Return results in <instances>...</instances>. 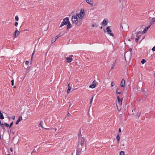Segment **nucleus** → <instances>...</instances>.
Masks as SVG:
<instances>
[{"instance_id": "1", "label": "nucleus", "mask_w": 155, "mask_h": 155, "mask_svg": "<svg viewBox=\"0 0 155 155\" xmlns=\"http://www.w3.org/2000/svg\"><path fill=\"white\" fill-rule=\"evenodd\" d=\"M71 21L73 23L75 24L78 26H80L82 22V19H80L78 20L77 16L73 15L71 18Z\"/></svg>"}, {"instance_id": "2", "label": "nucleus", "mask_w": 155, "mask_h": 155, "mask_svg": "<svg viewBox=\"0 0 155 155\" xmlns=\"http://www.w3.org/2000/svg\"><path fill=\"white\" fill-rule=\"evenodd\" d=\"M78 139V147H80L83 146L86 141L85 139L83 137H79Z\"/></svg>"}, {"instance_id": "3", "label": "nucleus", "mask_w": 155, "mask_h": 155, "mask_svg": "<svg viewBox=\"0 0 155 155\" xmlns=\"http://www.w3.org/2000/svg\"><path fill=\"white\" fill-rule=\"evenodd\" d=\"M69 21V18L67 17L63 19V21L61 22V25L59 27V28L62 27V26L64 25H67Z\"/></svg>"}, {"instance_id": "4", "label": "nucleus", "mask_w": 155, "mask_h": 155, "mask_svg": "<svg viewBox=\"0 0 155 155\" xmlns=\"http://www.w3.org/2000/svg\"><path fill=\"white\" fill-rule=\"evenodd\" d=\"M86 150V147H78L76 152V155H80L81 153V150L84 151Z\"/></svg>"}, {"instance_id": "5", "label": "nucleus", "mask_w": 155, "mask_h": 155, "mask_svg": "<svg viewBox=\"0 0 155 155\" xmlns=\"http://www.w3.org/2000/svg\"><path fill=\"white\" fill-rule=\"evenodd\" d=\"M110 26H107L106 28V30L107 31V32L108 33V34L110 35V36H114V35L111 33V30L110 29Z\"/></svg>"}, {"instance_id": "6", "label": "nucleus", "mask_w": 155, "mask_h": 155, "mask_svg": "<svg viewBox=\"0 0 155 155\" xmlns=\"http://www.w3.org/2000/svg\"><path fill=\"white\" fill-rule=\"evenodd\" d=\"M121 27L124 30H125V29H127L128 28V26L126 24H121Z\"/></svg>"}, {"instance_id": "7", "label": "nucleus", "mask_w": 155, "mask_h": 155, "mask_svg": "<svg viewBox=\"0 0 155 155\" xmlns=\"http://www.w3.org/2000/svg\"><path fill=\"white\" fill-rule=\"evenodd\" d=\"M97 83V82L95 80H94L92 84L90 85L89 87L92 88H95V87L96 86Z\"/></svg>"}, {"instance_id": "8", "label": "nucleus", "mask_w": 155, "mask_h": 155, "mask_svg": "<svg viewBox=\"0 0 155 155\" xmlns=\"http://www.w3.org/2000/svg\"><path fill=\"white\" fill-rule=\"evenodd\" d=\"M19 34L20 32L18 30H16L15 31L14 34L13 35V36L14 38H16L19 35Z\"/></svg>"}, {"instance_id": "9", "label": "nucleus", "mask_w": 155, "mask_h": 155, "mask_svg": "<svg viewBox=\"0 0 155 155\" xmlns=\"http://www.w3.org/2000/svg\"><path fill=\"white\" fill-rule=\"evenodd\" d=\"M120 85L121 87H124L125 85V81L124 79H123L120 83Z\"/></svg>"}, {"instance_id": "10", "label": "nucleus", "mask_w": 155, "mask_h": 155, "mask_svg": "<svg viewBox=\"0 0 155 155\" xmlns=\"http://www.w3.org/2000/svg\"><path fill=\"white\" fill-rule=\"evenodd\" d=\"M86 2L90 5L92 6L93 5V0H86Z\"/></svg>"}, {"instance_id": "11", "label": "nucleus", "mask_w": 155, "mask_h": 155, "mask_svg": "<svg viewBox=\"0 0 155 155\" xmlns=\"http://www.w3.org/2000/svg\"><path fill=\"white\" fill-rule=\"evenodd\" d=\"M117 99L118 101V102L120 105H121L122 104V99H120L119 96L117 97Z\"/></svg>"}, {"instance_id": "12", "label": "nucleus", "mask_w": 155, "mask_h": 155, "mask_svg": "<svg viewBox=\"0 0 155 155\" xmlns=\"http://www.w3.org/2000/svg\"><path fill=\"white\" fill-rule=\"evenodd\" d=\"M66 59L67 62L68 63L71 62L73 60V59L72 58H70L69 57L66 58Z\"/></svg>"}, {"instance_id": "13", "label": "nucleus", "mask_w": 155, "mask_h": 155, "mask_svg": "<svg viewBox=\"0 0 155 155\" xmlns=\"http://www.w3.org/2000/svg\"><path fill=\"white\" fill-rule=\"evenodd\" d=\"M150 25L146 27L144 30L142 31V33L143 34L145 33L150 28Z\"/></svg>"}, {"instance_id": "14", "label": "nucleus", "mask_w": 155, "mask_h": 155, "mask_svg": "<svg viewBox=\"0 0 155 155\" xmlns=\"http://www.w3.org/2000/svg\"><path fill=\"white\" fill-rule=\"evenodd\" d=\"M80 14H81L82 15H83L84 16V15H85V13L84 12V10L83 9H81L80 11Z\"/></svg>"}, {"instance_id": "15", "label": "nucleus", "mask_w": 155, "mask_h": 155, "mask_svg": "<svg viewBox=\"0 0 155 155\" xmlns=\"http://www.w3.org/2000/svg\"><path fill=\"white\" fill-rule=\"evenodd\" d=\"M107 21L105 20V19H104L102 22V24L104 26L106 25H107Z\"/></svg>"}, {"instance_id": "16", "label": "nucleus", "mask_w": 155, "mask_h": 155, "mask_svg": "<svg viewBox=\"0 0 155 155\" xmlns=\"http://www.w3.org/2000/svg\"><path fill=\"white\" fill-rule=\"evenodd\" d=\"M22 120V117L21 116H20L19 118L17 120V121H16L15 124H18L19 122L21 120Z\"/></svg>"}, {"instance_id": "17", "label": "nucleus", "mask_w": 155, "mask_h": 155, "mask_svg": "<svg viewBox=\"0 0 155 155\" xmlns=\"http://www.w3.org/2000/svg\"><path fill=\"white\" fill-rule=\"evenodd\" d=\"M67 24L68 25H67V29H70V28H71L72 25L71 24L69 21V22H68V23Z\"/></svg>"}, {"instance_id": "18", "label": "nucleus", "mask_w": 155, "mask_h": 155, "mask_svg": "<svg viewBox=\"0 0 155 155\" xmlns=\"http://www.w3.org/2000/svg\"><path fill=\"white\" fill-rule=\"evenodd\" d=\"M76 15L77 16V17L78 16L80 19H81L82 18L84 17L83 15L80 13H77Z\"/></svg>"}, {"instance_id": "19", "label": "nucleus", "mask_w": 155, "mask_h": 155, "mask_svg": "<svg viewBox=\"0 0 155 155\" xmlns=\"http://www.w3.org/2000/svg\"><path fill=\"white\" fill-rule=\"evenodd\" d=\"M71 89V87L70 86V84H68V88L67 91V93H68Z\"/></svg>"}, {"instance_id": "20", "label": "nucleus", "mask_w": 155, "mask_h": 155, "mask_svg": "<svg viewBox=\"0 0 155 155\" xmlns=\"http://www.w3.org/2000/svg\"><path fill=\"white\" fill-rule=\"evenodd\" d=\"M0 119L2 120L4 119V117L2 113H0Z\"/></svg>"}, {"instance_id": "21", "label": "nucleus", "mask_w": 155, "mask_h": 155, "mask_svg": "<svg viewBox=\"0 0 155 155\" xmlns=\"http://www.w3.org/2000/svg\"><path fill=\"white\" fill-rule=\"evenodd\" d=\"M56 40L55 38H52L51 42L52 43L54 42Z\"/></svg>"}, {"instance_id": "22", "label": "nucleus", "mask_w": 155, "mask_h": 155, "mask_svg": "<svg viewBox=\"0 0 155 155\" xmlns=\"http://www.w3.org/2000/svg\"><path fill=\"white\" fill-rule=\"evenodd\" d=\"M146 62V60L144 59H143L141 61V63L142 64H143L144 63H145Z\"/></svg>"}, {"instance_id": "23", "label": "nucleus", "mask_w": 155, "mask_h": 155, "mask_svg": "<svg viewBox=\"0 0 155 155\" xmlns=\"http://www.w3.org/2000/svg\"><path fill=\"white\" fill-rule=\"evenodd\" d=\"M141 112L140 111L139 112H138L137 113V116H138V118H139L140 117V116L141 115Z\"/></svg>"}, {"instance_id": "24", "label": "nucleus", "mask_w": 155, "mask_h": 155, "mask_svg": "<svg viewBox=\"0 0 155 155\" xmlns=\"http://www.w3.org/2000/svg\"><path fill=\"white\" fill-rule=\"evenodd\" d=\"M136 36L137 38L135 39V41L137 42L139 38V36L137 35Z\"/></svg>"}, {"instance_id": "25", "label": "nucleus", "mask_w": 155, "mask_h": 155, "mask_svg": "<svg viewBox=\"0 0 155 155\" xmlns=\"http://www.w3.org/2000/svg\"><path fill=\"white\" fill-rule=\"evenodd\" d=\"M124 153L123 151H121L119 155H124Z\"/></svg>"}, {"instance_id": "26", "label": "nucleus", "mask_w": 155, "mask_h": 155, "mask_svg": "<svg viewBox=\"0 0 155 155\" xmlns=\"http://www.w3.org/2000/svg\"><path fill=\"white\" fill-rule=\"evenodd\" d=\"M116 139L118 141H119L120 140V137L119 134L117 136Z\"/></svg>"}, {"instance_id": "27", "label": "nucleus", "mask_w": 155, "mask_h": 155, "mask_svg": "<svg viewBox=\"0 0 155 155\" xmlns=\"http://www.w3.org/2000/svg\"><path fill=\"white\" fill-rule=\"evenodd\" d=\"M0 125L2 127L3 129H5V127L3 124H2Z\"/></svg>"}, {"instance_id": "28", "label": "nucleus", "mask_w": 155, "mask_h": 155, "mask_svg": "<svg viewBox=\"0 0 155 155\" xmlns=\"http://www.w3.org/2000/svg\"><path fill=\"white\" fill-rule=\"evenodd\" d=\"M15 20L16 21H18V19H19V18H18V17L17 16H16L15 17Z\"/></svg>"}, {"instance_id": "29", "label": "nucleus", "mask_w": 155, "mask_h": 155, "mask_svg": "<svg viewBox=\"0 0 155 155\" xmlns=\"http://www.w3.org/2000/svg\"><path fill=\"white\" fill-rule=\"evenodd\" d=\"M4 125L5 127H8L9 126V125L6 123H5Z\"/></svg>"}, {"instance_id": "30", "label": "nucleus", "mask_w": 155, "mask_h": 155, "mask_svg": "<svg viewBox=\"0 0 155 155\" xmlns=\"http://www.w3.org/2000/svg\"><path fill=\"white\" fill-rule=\"evenodd\" d=\"M93 97H91V99L90 100V104H91L92 103V102L93 101Z\"/></svg>"}, {"instance_id": "31", "label": "nucleus", "mask_w": 155, "mask_h": 155, "mask_svg": "<svg viewBox=\"0 0 155 155\" xmlns=\"http://www.w3.org/2000/svg\"><path fill=\"white\" fill-rule=\"evenodd\" d=\"M69 103H70V104H69V108L70 107H73V106L72 105V104H71V103H70V102H69Z\"/></svg>"}, {"instance_id": "32", "label": "nucleus", "mask_w": 155, "mask_h": 155, "mask_svg": "<svg viewBox=\"0 0 155 155\" xmlns=\"http://www.w3.org/2000/svg\"><path fill=\"white\" fill-rule=\"evenodd\" d=\"M11 82H12V86H13L14 85V80H12V81H11Z\"/></svg>"}, {"instance_id": "33", "label": "nucleus", "mask_w": 155, "mask_h": 155, "mask_svg": "<svg viewBox=\"0 0 155 155\" xmlns=\"http://www.w3.org/2000/svg\"><path fill=\"white\" fill-rule=\"evenodd\" d=\"M115 84H114V83L113 82H112V83H111V87H113L114 86Z\"/></svg>"}, {"instance_id": "34", "label": "nucleus", "mask_w": 155, "mask_h": 155, "mask_svg": "<svg viewBox=\"0 0 155 155\" xmlns=\"http://www.w3.org/2000/svg\"><path fill=\"white\" fill-rule=\"evenodd\" d=\"M152 21H153L154 22H155V17L152 18L151 19Z\"/></svg>"}, {"instance_id": "35", "label": "nucleus", "mask_w": 155, "mask_h": 155, "mask_svg": "<svg viewBox=\"0 0 155 155\" xmlns=\"http://www.w3.org/2000/svg\"><path fill=\"white\" fill-rule=\"evenodd\" d=\"M29 71H30V69L29 68H27V70L26 71V73H28Z\"/></svg>"}, {"instance_id": "36", "label": "nucleus", "mask_w": 155, "mask_h": 155, "mask_svg": "<svg viewBox=\"0 0 155 155\" xmlns=\"http://www.w3.org/2000/svg\"><path fill=\"white\" fill-rule=\"evenodd\" d=\"M37 147V146H36V147H36ZM35 151H36V150H35V148H34V149L33 150V151H32L31 153H34V152H35Z\"/></svg>"}, {"instance_id": "37", "label": "nucleus", "mask_w": 155, "mask_h": 155, "mask_svg": "<svg viewBox=\"0 0 155 155\" xmlns=\"http://www.w3.org/2000/svg\"><path fill=\"white\" fill-rule=\"evenodd\" d=\"M115 64H113V65H112V66L111 68V69H113L114 68V67L115 66Z\"/></svg>"}, {"instance_id": "38", "label": "nucleus", "mask_w": 155, "mask_h": 155, "mask_svg": "<svg viewBox=\"0 0 155 155\" xmlns=\"http://www.w3.org/2000/svg\"><path fill=\"white\" fill-rule=\"evenodd\" d=\"M13 122H12L11 123L10 125V126H9V128H10L13 125Z\"/></svg>"}, {"instance_id": "39", "label": "nucleus", "mask_w": 155, "mask_h": 155, "mask_svg": "<svg viewBox=\"0 0 155 155\" xmlns=\"http://www.w3.org/2000/svg\"><path fill=\"white\" fill-rule=\"evenodd\" d=\"M18 25V23L17 22H15V26H17Z\"/></svg>"}, {"instance_id": "40", "label": "nucleus", "mask_w": 155, "mask_h": 155, "mask_svg": "<svg viewBox=\"0 0 155 155\" xmlns=\"http://www.w3.org/2000/svg\"><path fill=\"white\" fill-rule=\"evenodd\" d=\"M42 122H43V121H41L40 123V126L41 127H42V128H43V126H42Z\"/></svg>"}, {"instance_id": "41", "label": "nucleus", "mask_w": 155, "mask_h": 155, "mask_svg": "<svg viewBox=\"0 0 155 155\" xmlns=\"http://www.w3.org/2000/svg\"><path fill=\"white\" fill-rule=\"evenodd\" d=\"M153 22H154L153 21H152V20H151V21L150 22V25H153Z\"/></svg>"}, {"instance_id": "42", "label": "nucleus", "mask_w": 155, "mask_h": 155, "mask_svg": "<svg viewBox=\"0 0 155 155\" xmlns=\"http://www.w3.org/2000/svg\"><path fill=\"white\" fill-rule=\"evenodd\" d=\"M121 92H117V91H116V93H117V94H121Z\"/></svg>"}, {"instance_id": "43", "label": "nucleus", "mask_w": 155, "mask_h": 155, "mask_svg": "<svg viewBox=\"0 0 155 155\" xmlns=\"http://www.w3.org/2000/svg\"><path fill=\"white\" fill-rule=\"evenodd\" d=\"M29 63V61H27L25 62V64H28Z\"/></svg>"}, {"instance_id": "44", "label": "nucleus", "mask_w": 155, "mask_h": 155, "mask_svg": "<svg viewBox=\"0 0 155 155\" xmlns=\"http://www.w3.org/2000/svg\"><path fill=\"white\" fill-rule=\"evenodd\" d=\"M152 50L153 51H155V46H154L152 49Z\"/></svg>"}, {"instance_id": "45", "label": "nucleus", "mask_w": 155, "mask_h": 155, "mask_svg": "<svg viewBox=\"0 0 155 155\" xmlns=\"http://www.w3.org/2000/svg\"><path fill=\"white\" fill-rule=\"evenodd\" d=\"M71 115V114L70 113H69L68 112L67 116L68 117H70Z\"/></svg>"}, {"instance_id": "46", "label": "nucleus", "mask_w": 155, "mask_h": 155, "mask_svg": "<svg viewBox=\"0 0 155 155\" xmlns=\"http://www.w3.org/2000/svg\"><path fill=\"white\" fill-rule=\"evenodd\" d=\"M141 33V31H138L137 32V35H138L140 34V33Z\"/></svg>"}, {"instance_id": "47", "label": "nucleus", "mask_w": 155, "mask_h": 155, "mask_svg": "<svg viewBox=\"0 0 155 155\" xmlns=\"http://www.w3.org/2000/svg\"><path fill=\"white\" fill-rule=\"evenodd\" d=\"M35 50H34V51H33V53H32V56H31V58L32 59V57H33V55H34V52H35Z\"/></svg>"}, {"instance_id": "48", "label": "nucleus", "mask_w": 155, "mask_h": 155, "mask_svg": "<svg viewBox=\"0 0 155 155\" xmlns=\"http://www.w3.org/2000/svg\"><path fill=\"white\" fill-rule=\"evenodd\" d=\"M46 129L48 130H50L51 129H53V128H45Z\"/></svg>"}, {"instance_id": "49", "label": "nucleus", "mask_w": 155, "mask_h": 155, "mask_svg": "<svg viewBox=\"0 0 155 155\" xmlns=\"http://www.w3.org/2000/svg\"><path fill=\"white\" fill-rule=\"evenodd\" d=\"M55 38L56 39V40L58 38H59V37L58 36V35L56 36H55Z\"/></svg>"}, {"instance_id": "50", "label": "nucleus", "mask_w": 155, "mask_h": 155, "mask_svg": "<svg viewBox=\"0 0 155 155\" xmlns=\"http://www.w3.org/2000/svg\"><path fill=\"white\" fill-rule=\"evenodd\" d=\"M12 119H13V120H14L15 119V116H13L12 117Z\"/></svg>"}, {"instance_id": "51", "label": "nucleus", "mask_w": 155, "mask_h": 155, "mask_svg": "<svg viewBox=\"0 0 155 155\" xmlns=\"http://www.w3.org/2000/svg\"><path fill=\"white\" fill-rule=\"evenodd\" d=\"M73 56V55H71L69 57L70 58H72V57Z\"/></svg>"}, {"instance_id": "52", "label": "nucleus", "mask_w": 155, "mask_h": 155, "mask_svg": "<svg viewBox=\"0 0 155 155\" xmlns=\"http://www.w3.org/2000/svg\"><path fill=\"white\" fill-rule=\"evenodd\" d=\"M58 36L59 37V38L61 36V34H59L58 35Z\"/></svg>"}, {"instance_id": "53", "label": "nucleus", "mask_w": 155, "mask_h": 155, "mask_svg": "<svg viewBox=\"0 0 155 155\" xmlns=\"http://www.w3.org/2000/svg\"><path fill=\"white\" fill-rule=\"evenodd\" d=\"M10 151H11V152H12L13 151V149H12V148H10Z\"/></svg>"}, {"instance_id": "54", "label": "nucleus", "mask_w": 155, "mask_h": 155, "mask_svg": "<svg viewBox=\"0 0 155 155\" xmlns=\"http://www.w3.org/2000/svg\"><path fill=\"white\" fill-rule=\"evenodd\" d=\"M121 129H120V128H119V132H121Z\"/></svg>"}, {"instance_id": "55", "label": "nucleus", "mask_w": 155, "mask_h": 155, "mask_svg": "<svg viewBox=\"0 0 155 155\" xmlns=\"http://www.w3.org/2000/svg\"><path fill=\"white\" fill-rule=\"evenodd\" d=\"M12 127H11L10 128V132L11 131V130H12Z\"/></svg>"}, {"instance_id": "56", "label": "nucleus", "mask_w": 155, "mask_h": 155, "mask_svg": "<svg viewBox=\"0 0 155 155\" xmlns=\"http://www.w3.org/2000/svg\"><path fill=\"white\" fill-rule=\"evenodd\" d=\"M129 50L130 51H131L132 50V49L131 48H130L129 49Z\"/></svg>"}, {"instance_id": "57", "label": "nucleus", "mask_w": 155, "mask_h": 155, "mask_svg": "<svg viewBox=\"0 0 155 155\" xmlns=\"http://www.w3.org/2000/svg\"><path fill=\"white\" fill-rule=\"evenodd\" d=\"M92 27H94V24L92 25Z\"/></svg>"}, {"instance_id": "58", "label": "nucleus", "mask_w": 155, "mask_h": 155, "mask_svg": "<svg viewBox=\"0 0 155 155\" xmlns=\"http://www.w3.org/2000/svg\"><path fill=\"white\" fill-rule=\"evenodd\" d=\"M135 110H136V109H134V111H135Z\"/></svg>"}, {"instance_id": "59", "label": "nucleus", "mask_w": 155, "mask_h": 155, "mask_svg": "<svg viewBox=\"0 0 155 155\" xmlns=\"http://www.w3.org/2000/svg\"><path fill=\"white\" fill-rule=\"evenodd\" d=\"M2 124L1 123V120H0V124Z\"/></svg>"}, {"instance_id": "60", "label": "nucleus", "mask_w": 155, "mask_h": 155, "mask_svg": "<svg viewBox=\"0 0 155 155\" xmlns=\"http://www.w3.org/2000/svg\"><path fill=\"white\" fill-rule=\"evenodd\" d=\"M106 31L105 30V29H104V32H106Z\"/></svg>"}, {"instance_id": "61", "label": "nucleus", "mask_w": 155, "mask_h": 155, "mask_svg": "<svg viewBox=\"0 0 155 155\" xmlns=\"http://www.w3.org/2000/svg\"><path fill=\"white\" fill-rule=\"evenodd\" d=\"M56 130H57V128H55V131H56Z\"/></svg>"}, {"instance_id": "62", "label": "nucleus", "mask_w": 155, "mask_h": 155, "mask_svg": "<svg viewBox=\"0 0 155 155\" xmlns=\"http://www.w3.org/2000/svg\"><path fill=\"white\" fill-rule=\"evenodd\" d=\"M7 155H10L9 154H7Z\"/></svg>"}, {"instance_id": "63", "label": "nucleus", "mask_w": 155, "mask_h": 155, "mask_svg": "<svg viewBox=\"0 0 155 155\" xmlns=\"http://www.w3.org/2000/svg\"><path fill=\"white\" fill-rule=\"evenodd\" d=\"M14 87L15 88H16V86H14Z\"/></svg>"}, {"instance_id": "64", "label": "nucleus", "mask_w": 155, "mask_h": 155, "mask_svg": "<svg viewBox=\"0 0 155 155\" xmlns=\"http://www.w3.org/2000/svg\"><path fill=\"white\" fill-rule=\"evenodd\" d=\"M101 29L102 28V27H101Z\"/></svg>"}]
</instances>
